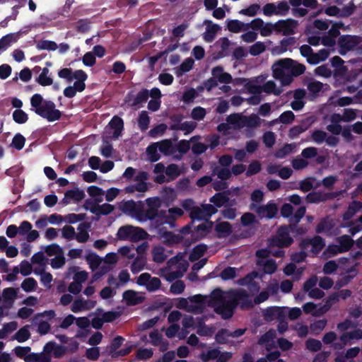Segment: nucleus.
Wrapping results in <instances>:
<instances>
[{
	"mask_svg": "<svg viewBox=\"0 0 362 362\" xmlns=\"http://www.w3.org/2000/svg\"><path fill=\"white\" fill-rule=\"evenodd\" d=\"M257 264L258 266H262L263 267V271L265 274H274L277 269V265L275 260L270 259L266 261L258 260L257 262Z\"/></svg>",
	"mask_w": 362,
	"mask_h": 362,
	"instance_id": "37",
	"label": "nucleus"
},
{
	"mask_svg": "<svg viewBox=\"0 0 362 362\" xmlns=\"http://www.w3.org/2000/svg\"><path fill=\"white\" fill-rule=\"evenodd\" d=\"M339 252L343 253L349 251L354 244V240L348 235H343L337 238Z\"/></svg>",
	"mask_w": 362,
	"mask_h": 362,
	"instance_id": "25",
	"label": "nucleus"
},
{
	"mask_svg": "<svg viewBox=\"0 0 362 362\" xmlns=\"http://www.w3.org/2000/svg\"><path fill=\"white\" fill-rule=\"evenodd\" d=\"M132 230V226H124L120 227L117 233V238L121 240H131Z\"/></svg>",
	"mask_w": 362,
	"mask_h": 362,
	"instance_id": "50",
	"label": "nucleus"
},
{
	"mask_svg": "<svg viewBox=\"0 0 362 362\" xmlns=\"http://www.w3.org/2000/svg\"><path fill=\"white\" fill-rule=\"evenodd\" d=\"M253 296H213L211 305L216 313L221 315L225 319L232 316L233 309L240 305L242 309H247L254 304L260 303L266 300L268 296H257L254 300Z\"/></svg>",
	"mask_w": 362,
	"mask_h": 362,
	"instance_id": "1",
	"label": "nucleus"
},
{
	"mask_svg": "<svg viewBox=\"0 0 362 362\" xmlns=\"http://www.w3.org/2000/svg\"><path fill=\"white\" fill-rule=\"evenodd\" d=\"M278 211L279 209L276 204L271 200L267 204L260 205L258 207L257 216L259 219H272L276 216Z\"/></svg>",
	"mask_w": 362,
	"mask_h": 362,
	"instance_id": "12",
	"label": "nucleus"
},
{
	"mask_svg": "<svg viewBox=\"0 0 362 362\" xmlns=\"http://www.w3.org/2000/svg\"><path fill=\"white\" fill-rule=\"evenodd\" d=\"M216 238L221 239L229 236L232 233V225L228 221L217 223L214 227Z\"/></svg>",
	"mask_w": 362,
	"mask_h": 362,
	"instance_id": "20",
	"label": "nucleus"
},
{
	"mask_svg": "<svg viewBox=\"0 0 362 362\" xmlns=\"http://www.w3.org/2000/svg\"><path fill=\"white\" fill-rule=\"evenodd\" d=\"M187 266L188 263L186 261H184V263L182 264V267L179 266V269L173 272H170L165 275L166 280L170 282H172L175 280H179L178 279L182 276L183 272H186Z\"/></svg>",
	"mask_w": 362,
	"mask_h": 362,
	"instance_id": "39",
	"label": "nucleus"
},
{
	"mask_svg": "<svg viewBox=\"0 0 362 362\" xmlns=\"http://www.w3.org/2000/svg\"><path fill=\"white\" fill-rule=\"evenodd\" d=\"M259 277V273L256 271H252L247 274L243 278L237 280V284L239 286H245L247 287L250 294H257L259 291L260 286L258 282L255 281V279Z\"/></svg>",
	"mask_w": 362,
	"mask_h": 362,
	"instance_id": "8",
	"label": "nucleus"
},
{
	"mask_svg": "<svg viewBox=\"0 0 362 362\" xmlns=\"http://www.w3.org/2000/svg\"><path fill=\"white\" fill-rule=\"evenodd\" d=\"M337 300V296H329L320 303H308L303 305V310L305 313H311L313 315H321L325 313L330 308L332 304Z\"/></svg>",
	"mask_w": 362,
	"mask_h": 362,
	"instance_id": "6",
	"label": "nucleus"
},
{
	"mask_svg": "<svg viewBox=\"0 0 362 362\" xmlns=\"http://www.w3.org/2000/svg\"><path fill=\"white\" fill-rule=\"evenodd\" d=\"M141 205H137L134 200H128L123 203L121 209L125 213H132L137 219L139 209H141Z\"/></svg>",
	"mask_w": 362,
	"mask_h": 362,
	"instance_id": "38",
	"label": "nucleus"
},
{
	"mask_svg": "<svg viewBox=\"0 0 362 362\" xmlns=\"http://www.w3.org/2000/svg\"><path fill=\"white\" fill-rule=\"evenodd\" d=\"M197 123L195 122L192 121H186L181 123L180 126H173L172 127V130H181L185 131V134H190L194 131V129L197 127Z\"/></svg>",
	"mask_w": 362,
	"mask_h": 362,
	"instance_id": "47",
	"label": "nucleus"
},
{
	"mask_svg": "<svg viewBox=\"0 0 362 362\" xmlns=\"http://www.w3.org/2000/svg\"><path fill=\"white\" fill-rule=\"evenodd\" d=\"M148 97V90L142 89L135 97L132 94V93H128L125 97V102L129 103L131 107H135L141 103L146 102Z\"/></svg>",
	"mask_w": 362,
	"mask_h": 362,
	"instance_id": "16",
	"label": "nucleus"
},
{
	"mask_svg": "<svg viewBox=\"0 0 362 362\" xmlns=\"http://www.w3.org/2000/svg\"><path fill=\"white\" fill-rule=\"evenodd\" d=\"M272 69L274 77L280 80L282 86H287L293 82L294 77L304 74L306 67L291 58H284L276 62Z\"/></svg>",
	"mask_w": 362,
	"mask_h": 362,
	"instance_id": "2",
	"label": "nucleus"
},
{
	"mask_svg": "<svg viewBox=\"0 0 362 362\" xmlns=\"http://www.w3.org/2000/svg\"><path fill=\"white\" fill-rule=\"evenodd\" d=\"M110 127L114 130L113 137L118 138L124 129V121L121 117L114 116L110 122Z\"/></svg>",
	"mask_w": 362,
	"mask_h": 362,
	"instance_id": "29",
	"label": "nucleus"
},
{
	"mask_svg": "<svg viewBox=\"0 0 362 362\" xmlns=\"http://www.w3.org/2000/svg\"><path fill=\"white\" fill-rule=\"evenodd\" d=\"M86 261L89 264L90 268L93 271L97 269L99 267V266L103 263V259L95 252H90L86 256Z\"/></svg>",
	"mask_w": 362,
	"mask_h": 362,
	"instance_id": "42",
	"label": "nucleus"
},
{
	"mask_svg": "<svg viewBox=\"0 0 362 362\" xmlns=\"http://www.w3.org/2000/svg\"><path fill=\"white\" fill-rule=\"evenodd\" d=\"M204 24L206 25V28L203 34V38L206 42H212L218 31L221 30V27L218 24L213 23L210 20H205Z\"/></svg>",
	"mask_w": 362,
	"mask_h": 362,
	"instance_id": "18",
	"label": "nucleus"
},
{
	"mask_svg": "<svg viewBox=\"0 0 362 362\" xmlns=\"http://www.w3.org/2000/svg\"><path fill=\"white\" fill-rule=\"evenodd\" d=\"M208 249V246L204 243L196 245L189 255V260L192 262L201 258Z\"/></svg>",
	"mask_w": 362,
	"mask_h": 362,
	"instance_id": "33",
	"label": "nucleus"
},
{
	"mask_svg": "<svg viewBox=\"0 0 362 362\" xmlns=\"http://www.w3.org/2000/svg\"><path fill=\"white\" fill-rule=\"evenodd\" d=\"M25 362H50V358L43 351L41 353H29L25 358Z\"/></svg>",
	"mask_w": 362,
	"mask_h": 362,
	"instance_id": "40",
	"label": "nucleus"
},
{
	"mask_svg": "<svg viewBox=\"0 0 362 362\" xmlns=\"http://www.w3.org/2000/svg\"><path fill=\"white\" fill-rule=\"evenodd\" d=\"M158 216L157 210L148 207V209H144L141 206V209H139L137 220L139 222H146L147 221H153L156 219Z\"/></svg>",
	"mask_w": 362,
	"mask_h": 362,
	"instance_id": "22",
	"label": "nucleus"
},
{
	"mask_svg": "<svg viewBox=\"0 0 362 362\" xmlns=\"http://www.w3.org/2000/svg\"><path fill=\"white\" fill-rule=\"evenodd\" d=\"M262 141L265 146L270 148L273 147L276 143V135L273 132H266L262 136Z\"/></svg>",
	"mask_w": 362,
	"mask_h": 362,
	"instance_id": "56",
	"label": "nucleus"
},
{
	"mask_svg": "<svg viewBox=\"0 0 362 362\" xmlns=\"http://www.w3.org/2000/svg\"><path fill=\"white\" fill-rule=\"evenodd\" d=\"M30 105L37 115L46 119L49 122L59 120L62 117V112L56 109L54 103L52 100H44L39 93H35L31 97Z\"/></svg>",
	"mask_w": 362,
	"mask_h": 362,
	"instance_id": "3",
	"label": "nucleus"
},
{
	"mask_svg": "<svg viewBox=\"0 0 362 362\" xmlns=\"http://www.w3.org/2000/svg\"><path fill=\"white\" fill-rule=\"evenodd\" d=\"M228 30L234 33H238L241 30L249 29V24H245L238 20H228L227 22Z\"/></svg>",
	"mask_w": 362,
	"mask_h": 362,
	"instance_id": "32",
	"label": "nucleus"
},
{
	"mask_svg": "<svg viewBox=\"0 0 362 362\" xmlns=\"http://www.w3.org/2000/svg\"><path fill=\"white\" fill-rule=\"evenodd\" d=\"M297 24V21L291 18L279 20L275 23L276 32L281 33L286 36L293 35L295 33L294 28Z\"/></svg>",
	"mask_w": 362,
	"mask_h": 362,
	"instance_id": "14",
	"label": "nucleus"
},
{
	"mask_svg": "<svg viewBox=\"0 0 362 362\" xmlns=\"http://www.w3.org/2000/svg\"><path fill=\"white\" fill-rule=\"evenodd\" d=\"M361 208L362 202L354 201L349 205L347 210L343 214V220L346 221H349Z\"/></svg>",
	"mask_w": 362,
	"mask_h": 362,
	"instance_id": "28",
	"label": "nucleus"
},
{
	"mask_svg": "<svg viewBox=\"0 0 362 362\" xmlns=\"http://www.w3.org/2000/svg\"><path fill=\"white\" fill-rule=\"evenodd\" d=\"M150 124V117L148 112L145 110H142L138 117V125L140 129L144 132L148 129Z\"/></svg>",
	"mask_w": 362,
	"mask_h": 362,
	"instance_id": "46",
	"label": "nucleus"
},
{
	"mask_svg": "<svg viewBox=\"0 0 362 362\" xmlns=\"http://www.w3.org/2000/svg\"><path fill=\"white\" fill-rule=\"evenodd\" d=\"M359 43L358 37L355 35H345L339 37L338 44L339 46V54H346L349 51L354 49Z\"/></svg>",
	"mask_w": 362,
	"mask_h": 362,
	"instance_id": "11",
	"label": "nucleus"
},
{
	"mask_svg": "<svg viewBox=\"0 0 362 362\" xmlns=\"http://www.w3.org/2000/svg\"><path fill=\"white\" fill-rule=\"evenodd\" d=\"M311 245V252L318 255L325 246V240L320 235H315L313 238H305L300 243L302 250H307Z\"/></svg>",
	"mask_w": 362,
	"mask_h": 362,
	"instance_id": "9",
	"label": "nucleus"
},
{
	"mask_svg": "<svg viewBox=\"0 0 362 362\" xmlns=\"http://www.w3.org/2000/svg\"><path fill=\"white\" fill-rule=\"evenodd\" d=\"M159 151L165 156H170L176 153L175 146L170 139H163L156 142Z\"/></svg>",
	"mask_w": 362,
	"mask_h": 362,
	"instance_id": "24",
	"label": "nucleus"
},
{
	"mask_svg": "<svg viewBox=\"0 0 362 362\" xmlns=\"http://www.w3.org/2000/svg\"><path fill=\"white\" fill-rule=\"evenodd\" d=\"M136 284L145 286L149 292H154L160 288L161 282L158 277H152L148 273H142L137 278Z\"/></svg>",
	"mask_w": 362,
	"mask_h": 362,
	"instance_id": "10",
	"label": "nucleus"
},
{
	"mask_svg": "<svg viewBox=\"0 0 362 362\" xmlns=\"http://www.w3.org/2000/svg\"><path fill=\"white\" fill-rule=\"evenodd\" d=\"M13 119L17 124H24L28 120V114L23 110H16L13 111Z\"/></svg>",
	"mask_w": 362,
	"mask_h": 362,
	"instance_id": "54",
	"label": "nucleus"
},
{
	"mask_svg": "<svg viewBox=\"0 0 362 362\" xmlns=\"http://www.w3.org/2000/svg\"><path fill=\"white\" fill-rule=\"evenodd\" d=\"M25 138L21 134L17 133L12 139L11 145L18 151L21 150L25 145Z\"/></svg>",
	"mask_w": 362,
	"mask_h": 362,
	"instance_id": "63",
	"label": "nucleus"
},
{
	"mask_svg": "<svg viewBox=\"0 0 362 362\" xmlns=\"http://www.w3.org/2000/svg\"><path fill=\"white\" fill-rule=\"evenodd\" d=\"M148 234L146 230L139 227L132 226V230L131 234V240L137 242L139 240H145L147 238Z\"/></svg>",
	"mask_w": 362,
	"mask_h": 362,
	"instance_id": "45",
	"label": "nucleus"
},
{
	"mask_svg": "<svg viewBox=\"0 0 362 362\" xmlns=\"http://www.w3.org/2000/svg\"><path fill=\"white\" fill-rule=\"evenodd\" d=\"M197 96V92L194 88H191L183 93L182 100L185 103L189 104L194 101Z\"/></svg>",
	"mask_w": 362,
	"mask_h": 362,
	"instance_id": "64",
	"label": "nucleus"
},
{
	"mask_svg": "<svg viewBox=\"0 0 362 362\" xmlns=\"http://www.w3.org/2000/svg\"><path fill=\"white\" fill-rule=\"evenodd\" d=\"M91 226L89 222H83L78 226V233L76 234L75 238L80 243H84L89 239V233L88 230Z\"/></svg>",
	"mask_w": 362,
	"mask_h": 362,
	"instance_id": "21",
	"label": "nucleus"
},
{
	"mask_svg": "<svg viewBox=\"0 0 362 362\" xmlns=\"http://www.w3.org/2000/svg\"><path fill=\"white\" fill-rule=\"evenodd\" d=\"M213 175H217L218 177L221 180H227L231 177V172L227 168H219L215 167L212 170Z\"/></svg>",
	"mask_w": 362,
	"mask_h": 362,
	"instance_id": "57",
	"label": "nucleus"
},
{
	"mask_svg": "<svg viewBox=\"0 0 362 362\" xmlns=\"http://www.w3.org/2000/svg\"><path fill=\"white\" fill-rule=\"evenodd\" d=\"M115 207L110 204L105 203L102 205L94 204L93 206L90 209V211L92 214H95L97 216H106L111 214L113 211Z\"/></svg>",
	"mask_w": 362,
	"mask_h": 362,
	"instance_id": "26",
	"label": "nucleus"
},
{
	"mask_svg": "<svg viewBox=\"0 0 362 362\" xmlns=\"http://www.w3.org/2000/svg\"><path fill=\"white\" fill-rule=\"evenodd\" d=\"M203 296H192L188 298H181L178 308L187 312L199 313L203 309Z\"/></svg>",
	"mask_w": 362,
	"mask_h": 362,
	"instance_id": "7",
	"label": "nucleus"
},
{
	"mask_svg": "<svg viewBox=\"0 0 362 362\" xmlns=\"http://www.w3.org/2000/svg\"><path fill=\"white\" fill-rule=\"evenodd\" d=\"M45 354L51 359V356L53 355L56 358H60L66 353V347L58 345L54 342H49L46 344L43 349Z\"/></svg>",
	"mask_w": 362,
	"mask_h": 362,
	"instance_id": "19",
	"label": "nucleus"
},
{
	"mask_svg": "<svg viewBox=\"0 0 362 362\" xmlns=\"http://www.w3.org/2000/svg\"><path fill=\"white\" fill-rule=\"evenodd\" d=\"M167 128V125L164 123L158 124L148 132V136L151 138H156L159 135H163Z\"/></svg>",
	"mask_w": 362,
	"mask_h": 362,
	"instance_id": "61",
	"label": "nucleus"
},
{
	"mask_svg": "<svg viewBox=\"0 0 362 362\" xmlns=\"http://www.w3.org/2000/svg\"><path fill=\"white\" fill-rule=\"evenodd\" d=\"M153 261L156 263H163L167 256L165 255L164 248L161 246L156 247L152 250Z\"/></svg>",
	"mask_w": 362,
	"mask_h": 362,
	"instance_id": "48",
	"label": "nucleus"
},
{
	"mask_svg": "<svg viewBox=\"0 0 362 362\" xmlns=\"http://www.w3.org/2000/svg\"><path fill=\"white\" fill-rule=\"evenodd\" d=\"M158 147L157 144L152 143L146 148V153L151 163H155L160 160V155L158 153Z\"/></svg>",
	"mask_w": 362,
	"mask_h": 362,
	"instance_id": "44",
	"label": "nucleus"
},
{
	"mask_svg": "<svg viewBox=\"0 0 362 362\" xmlns=\"http://www.w3.org/2000/svg\"><path fill=\"white\" fill-rule=\"evenodd\" d=\"M317 277L313 276L309 278L303 285V289L305 292H308V294H325L324 291L319 288H314L317 282Z\"/></svg>",
	"mask_w": 362,
	"mask_h": 362,
	"instance_id": "27",
	"label": "nucleus"
},
{
	"mask_svg": "<svg viewBox=\"0 0 362 362\" xmlns=\"http://www.w3.org/2000/svg\"><path fill=\"white\" fill-rule=\"evenodd\" d=\"M230 337V331L226 329H220L215 336V339L218 344H226Z\"/></svg>",
	"mask_w": 362,
	"mask_h": 362,
	"instance_id": "60",
	"label": "nucleus"
},
{
	"mask_svg": "<svg viewBox=\"0 0 362 362\" xmlns=\"http://www.w3.org/2000/svg\"><path fill=\"white\" fill-rule=\"evenodd\" d=\"M37 48L40 50H50L54 51L57 49L58 46L54 41L43 40H40L37 44Z\"/></svg>",
	"mask_w": 362,
	"mask_h": 362,
	"instance_id": "52",
	"label": "nucleus"
},
{
	"mask_svg": "<svg viewBox=\"0 0 362 362\" xmlns=\"http://www.w3.org/2000/svg\"><path fill=\"white\" fill-rule=\"evenodd\" d=\"M86 197L83 190L78 188L67 190L64 194V197L62 199V202L64 205H68L71 201L74 203H78L83 200Z\"/></svg>",
	"mask_w": 362,
	"mask_h": 362,
	"instance_id": "15",
	"label": "nucleus"
},
{
	"mask_svg": "<svg viewBox=\"0 0 362 362\" xmlns=\"http://www.w3.org/2000/svg\"><path fill=\"white\" fill-rule=\"evenodd\" d=\"M262 166L259 161L255 160H252L248 165L247 170L245 173L247 177H251L257 174L261 171Z\"/></svg>",
	"mask_w": 362,
	"mask_h": 362,
	"instance_id": "58",
	"label": "nucleus"
},
{
	"mask_svg": "<svg viewBox=\"0 0 362 362\" xmlns=\"http://www.w3.org/2000/svg\"><path fill=\"white\" fill-rule=\"evenodd\" d=\"M296 146L295 143L286 144L283 147L276 151L274 156L276 158H285L288 155L295 151Z\"/></svg>",
	"mask_w": 362,
	"mask_h": 362,
	"instance_id": "35",
	"label": "nucleus"
},
{
	"mask_svg": "<svg viewBox=\"0 0 362 362\" xmlns=\"http://www.w3.org/2000/svg\"><path fill=\"white\" fill-rule=\"evenodd\" d=\"M240 223L243 227H249L253 224H258L259 221L255 214L251 212H246L241 216Z\"/></svg>",
	"mask_w": 362,
	"mask_h": 362,
	"instance_id": "41",
	"label": "nucleus"
},
{
	"mask_svg": "<svg viewBox=\"0 0 362 362\" xmlns=\"http://www.w3.org/2000/svg\"><path fill=\"white\" fill-rule=\"evenodd\" d=\"M287 315V309L280 307H272L264 312V317L267 321L284 320Z\"/></svg>",
	"mask_w": 362,
	"mask_h": 362,
	"instance_id": "17",
	"label": "nucleus"
},
{
	"mask_svg": "<svg viewBox=\"0 0 362 362\" xmlns=\"http://www.w3.org/2000/svg\"><path fill=\"white\" fill-rule=\"evenodd\" d=\"M95 303L91 300H84L81 298L74 302L71 306V310L74 313L86 310L93 308Z\"/></svg>",
	"mask_w": 362,
	"mask_h": 362,
	"instance_id": "30",
	"label": "nucleus"
},
{
	"mask_svg": "<svg viewBox=\"0 0 362 362\" xmlns=\"http://www.w3.org/2000/svg\"><path fill=\"white\" fill-rule=\"evenodd\" d=\"M307 129L308 127L303 124L293 126L288 131V137L290 139H295L298 137L300 134L305 132Z\"/></svg>",
	"mask_w": 362,
	"mask_h": 362,
	"instance_id": "62",
	"label": "nucleus"
},
{
	"mask_svg": "<svg viewBox=\"0 0 362 362\" xmlns=\"http://www.w3.org/2000/svg\"><path fill=\"white\" fill-rule=\"evenodd\" d=\"M295 228L293 224L281 225L276 232V234L270 237L267 240V245L269 248H287L294 242L293 238L290 235L291 230Z\"/></svg>",
	"mask_w": 362,
	"mask_h": 362,
	"instance_id": "4",
	"label": "nucleus"
},
{
	"mask_svg": "<svg viewBox=\"0 0 362 362\" xmlns=\"http://www.w3.org/2000/svg\"><path fill=\"white\" fill-rule=\"evenodd\" d=\"M230 192L223 191L222 192H217L209 199V202L213 203L217 208H221L226 204L229 201Z\"/></svg>",
	"mask_w": 362,
	"mask_h": 362,
	"instance_id": "23",
	"label": "nucleus"
},
{
	"mask_svg": "<svg viewBox=\"0 0 362 362\" xmlns=\"http://www.w3.org/2000/svg\"><path fill=\"white\" fill-rule=\"evenodd\" d=\"M147 260L145 255H137L132 262L130 269L133 274L142 271L146 265Z\"/></svg>",
	"mask_w": 362,
	"mask_h": 362,
	"instance_id": "31",
	"label": "nucleus"
},
{
	"mask_svg": "<svg viewBox=\"0 0 362 362\" xmlns=\"http://www.w3.org/2000/svg\"><path fill=\"white\" fill-rule=\"evenodd\" d=\"M18 328V323L15 321L6 323L0 329V339L5 338L8 334L13 332Z\"/></svg>",
	"mask_w": 362,
	"mask_h": 362,
	"instance_id": "55",
	"label": "nucleus"
},
{
	"mask_svg": "<svg viewBox=\"0 0 362 362\" xmlns=\"http://www.w3.org/2000/svg\"><path fill=\"white\" fill-rule=\"evenodd\" d=\"M214 225L213 221L207 219L205 222L194 227L191 236L184 240V246L189 247L192 244L205 238L211 233Z\"/></svg>",
	"mask_w": 362,
	"mask_h": 362,
	"instance_id": "5",
	"label": "nucleus"
},
{
	"mask_svg": "<svg viewBox=\"0 0 362 362\" xmlns=\"http://www.w3.org/2000/svg\"><path fill=\"white\" fill-rule=\"evenodd\" d=\"M306 212V208L304 206H300L295 214L290 218L289 224H293V227H296V225L300 221L301 218L305 216Z\"/></svg>",
	"mask_w": 362,
	"mask_h": 362,
	"instance_id": "49",
	"label": "nucleus"
},
{
	"mask_svg": "<svg viewBox=\"0 0 362 362\" xmlns=\"http://www.w3.org/2000/svg\"><path fill=\"white\" fill-rule=\"evenodd\" d=\"M337 197L334 192H322L321 191H315L308 193L305 197V201L309 204H319L327 200L333 199Z\"/></svg>",
	"mask_w": 362,
	"mask_h": 362,
	"instance_id": "13",
	"label": "nucleus"
},
{
	"mask_svg": "<svg viewBox=\"0 0 362 362\" xmlns=\"http://www.w3.org/2000/svg\"><path fill=\"white\" fill-rule=\"evenodd\" d=\"M90 28V21L88 18L79 19L76 24V31L81 33L88 32Z\"/></svg>",
	"mask_w": 362,
	"mask_h": 362,
	"instance_id": "59",
	"label": "nucleus"
},
{
	"mask_svg": "<svg viewBox=\"0 0 362 362\" xmlns=\"http://www.w3.org/2000/svg\"><path fill=\"white\" fill-rule=\"evenodd\" d=\"M220 354V351L217 349H209L207 351H203L199 355V358L204 361L207 362L210 360L216 358Z\"/></svg>",
	"mask_w": 362,
	"mask_h": 362,
	"instance_id": "53",
	"label": "nucleus"
},
{
	"mask_svg": "<svg viewBox=\"0 0 362 362\" xmlns=\"http://www.w3.org/2000/svg\"><path fill=\"white\" fill-rule=\"evenodd\" d=\"M194 60L191 58H187L178 67L176 74L177 76L182 75L184 73L189 71L194 65Z\"/></svg>",
	"mask_w": 362,
	"mask_h": 362,
	"instance_id": "51",
	"label": "nucleus"
},
{
	"mask_svg": "<svg viewBox=\"0 0 362 362\" xmlns=\"http://www.w3.org/2000/svg\"><path fill=\"white\" fill-rule=\"evenodd\" d=\"M30 325H26L21 327L13 337L12 339L18 341L19 343H23L28 340L31 334L30 332Z\"/></svg>",
	"mask_w": 362,
	"mask_h": 362,
	"instance_id": "34",
	"label": "nucleus"
},
{
	"mask_svg": "<svg viewBox=\"0 0 362 362\" xmlns=\"http://www.w3.org/2000/svg\"><path fill=\"white\" fill-rule=\"evenodd\" d=\"M276 337V332L273 329L269 330L263 334L259 339L258 344L265 345L266 349L269 350L274 344V339Z\"/></svg>",
	"mask_w": 362,
	"mask_h": 362,
	"instance_id": "36",
	"label": "nucleus"
},
{
	"mask_svg": "<svg viewBox=\"0 0 362 362\" xmlns=\"http://www.w3.org/2000/svg\"><path fill=\"white\" fill-rule=\"evenodd\" d=\"M176 198L174 189L165 187L162 192V199L167 206L172 204Z\"/></svg>",
	"mask_w": 362,
	"mask_h": 362,
	"instance_id": "43",
	"label": "nucleus"
}]
</instances>
